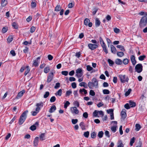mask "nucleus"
<instances>
[{"instance_id":"nucleus-1","label":"nucleus","mask_w":147,"mask_h":147,"mask_svg":"<svg viewBox=\"0 0 147 147\" xmlns=\"http://www.w3.org/2000/svg\"><path fill=\"white\" fill-rule=\"evenodd\" d=\"M28 112V110L24 111L20 115L18 123L20 125L22 124L25 121L26 117L27 114Z\"/></svg>"},{"instance_id":"nucleus-2","label":"nucleus","mask_w":147,"mask_h":147,"mask_svg":"<svg viewBox=\"0 0 147 147\" xmlns=\"http://www.w3.org/2000/svg\"><path fill=\"white\" fill-rule=\"evenodd\" d=\"M88 86L90 89H92L94 87L97 88L98 86V81L96 78H93L92 80V82L90 81L88 82Z\"/></svg>"},{"instance_id":"nucleus-3","label":"nucleus","mask_w":147,"mask_h":147,"mask_svg":"<svg viewBox=\"0 0 147 147\" xmlns=\"http://www.w3.org/2000/svg\"><path fill=\"white\" fill-rule=\"evenodd\" d=\"M147 24V17L144 16L142 17L140 20L139 23L140 27L143 28Z\"/></svg>"},{"instance_id":"nucleus-4","label":"nucleus","mask_w":147,"mask_h":147,"mask_svg":"<svg viewBox=\"0 0 147 147\" xmlns=\"http://www.w3.org/2000/svg\"><path fill=\"white\" fill-rule=\"evenodd\" d=\"M119 77L120 79L121 82L124 83L125 82H128L129 79L128 77L125 75H120L119 76Z\"/></svg>"},{"instance_id":"nucleus-5","label":"nucleus","mask_w":147,"mask_h":147,"mask_svg":"<svg viewBox=\"0 0 147 147\" xmlns=\"http://www.w3.org/2000/svg\"><path fill=\"white\" fill-rule=\"evenodd\" d=\"M135 69L138 73L141 72L143 70V66L142 64L139 63L136 65L135 67Z\"/></svg>"},{"instance_id":"nucleus-6","label":"nucleus","mask_w":147,"mask_h":147,"mask_svg":"<svg viewBox=\"0 0 147 147\" xmlns=\"http://www.w3.org/2000/svg\"><path fill=\"white\" fill-rule=\"evenodd\" d=\"M40 57H38L35 60H34L33 61V63L32 65V67L35 66L36 67L38 66L40 63Z\"/></svg>"},{"instance_id":"nucleus-7","label":"nucleus","mask_w":147,"mask_h":147,"mask_svg":"<svg viewBox=\"0 0 147 147\" xmlns=\"http://www.w3.org/2000/svg\"><path fill=\"white\" fill-rule=\"evenodd\" d=\"M88 46L89 48L92 50H94L98 47V45L92 43L88 44Z\"/></svg>"},{"instance_id":"nucleus-8","label":"nucleus","mask_w":147,"mask_h":147,"mask_svg":"<svg viewBox=\"0 0 147 147\" xmlns=\"http://www.w3.org/2000/svg\"><path fill=\"white\" fill-rule=\"evenodd\" d=\"M39 125V122L36 121L33 125H31L30 127V129L32 131L35 130L36 128V126Z\"/></svg>"},{"instance_id":"nucleus-9","label":"nucleus","mask_w":147,"mask_h":147,"mask_svg":"<svg viewBox=\"0 0 147 147\" xmlns=\"http://www.w3.org/2000/svg\"><path fill=\"white\" fill-rule=\"evenodd\" d=\"M53 72L50 73L48 76L47 82L48 83L50 82L53 80Z\"/></svg>"},{"instance_id":"nucleus-10","label":"nucleus","mask_w":147,"mask_h":147,"mask_svg":"<svg viewBox=\"0 0 147 147\" xmlns=\"http://www.w3.org/2000/svg\"><path fill=\"white\" fill-rule=\"evenodd\" d=\"M121 119L124 120L126 116V110L125 109L122 110L121 112Z\"/></svg>"},{"instance_id":"nucleus-11","label":"nucleus","mask_w":147,"mask_h":147,"mask_svg":"<svg viewBox=\"0 0 147 147\" xmlns=\"http://www.w3.org/2000/svg\"><path fill=\"white\" fill-rule=\"evenodd\" d=\"M71 111L72 113H75L76 114H77L78 113L79 111L77 109V108L75 107H73L71 108Z\"/></svg>"},{"instance_id":"nucleus-12","label":"nucleus","mask_w":147,"mask_h":147,"mask_svg":"<svg viewBox=\"0 0 147 147\" xmlns=\"http://www.w3.org/2000/svg\"><path fill=\"white\" fill-rule=\"evenodd\" d=\"M25 90H23L22 91H21L18 93V95H17L16 97V98L17 99L23 96V94L24 93H25Z\"/></svg>"},{"instance_id":"nucleus-13","label":"nucleus","mask_w":147,"mask_h":147,"mask_svg":"<svg viewBox=\"0 0 147 147\" xmlns=\"http://www.w3.org/2000/svg\"><path fill=\"white\" fill-rule=\"evenodd\" d=\"M110 47L111 53L114 54H116L117 50L115 47L112 45H110Z\"/></svg>"},{"instance_id":"nucleus-14","label":"nucleus","mask_w":147,"mask_h":147,"mask_svg":"<svg viewBox=\"0 0 147 147\" xmlns=\"http://www.w3.org/2000/svg\"><path fill=\"white\" fill-rule=\"evenodd\" d=\"M130 59L133 65H135L136 63L135 56L134 55H131V56Z\"/></svg>"},{"instance_id":"nucleus-15","label":"nucleus","mask_w":147,"mask_h":147,"mask_svg":"<svg viewBox=\"0 0 147 147\" xmlns=\"http://www.w3.org/2000/svg\"><path fill=\"white\" fill-rule=\"evenodd\" d=\"M115 63L117 65H121L122 64V60L119 59L117 58L115 60Z\"/></svg>"},{"instance_id":"nucleus-16","label":"nucleus","mask_w":147,"mask_h":147,"mask_svg":"<svg viewBox=\"0 0 147 147\" xmlns=\"http://www.w3.org/2000/svg\"><path fill=\"white\" fill-rule=\"evenodd\" d=\"M79 85L81 86H83L85 88H88V84L85 82H82L79 84Z\"/></svg>"},{"instance_id":"nucleus-17","label":"nucleus","mask_w":147,"mask_h":147,"mask_svg":"<svg viewBox=\"0 0 147 147\" xmlns=\"http://www.w3.org/2000/svg\"><path fill=\"white\" fill-rule=\"evenodd\" d=\"M39 138L38 137H36L34 139L33 142L34 145V146H37L38 145Z\"/></svg>"},{"instance_id":"nucleus-18","label":"nucleus","mask_w":147,"mask_h":147,"mask_svg":"<svg viewBox=\"0 0 147 147\" xmlns=\"http://www.w3.org/2000/svg\"><path fill=\"white\" fill-rule=\"evenodd\" d=\"M79 125L82 130L86 129L85 125L83 122H81L80 123Z\"/></svg>"},{"instance_id":"nucleus-19","label":"nucleus","mask_w":147,"mask_h":147,"mask_svg":"<svg viewBox=\"0 0 147 147\" xmlns=\"http://www.w3.org/2000/svg\"><path fill=\"white\" fill-rule=\"evenodd\" d=\"M56 109V106L55 105H53L51 107L49 110V112L51 113H52Z\"/></svg>"},{"instance_id":"nucleus-20","label":"nucleus","mask_w":147,"mask_h":147,"mask_svg":"<svg viewBox=\"0 0 147 147\" xmlns=\"http://www.w3.org/2000/svg\"><path fill=\"white\" fill-rule=\"evenodd\" d=\"M79 92L80 93L82 94H83V92L84 93V94L85 95H86L87 93V90L84 88L80 89Z\"/></svg>"},{"instance_id":"nucleus-21","label":"nucleus","mask_w":147,"mask_h":147,"mask_svg":"<svg viewBox=\"0 0 147 147\" xmlns=\"http://www.w3.org/2000/svg\"><path fill=\"white\" fill-rule=\"evenodd\" d=\"M100 22L99 19L96 18L95 20V25L96 27H98L100 26Z\"/></svg>"},{"instance_id":"nucleus-22","label":"nucleus","mask_w":147,"mask_h":147,"mask_svg":"<svg viewBox=\"0 0 147 147\" xmlns=\"http://www.w3.org/2000/svg\"><path fill=\"white\" fill-rule=\"evenodd\" d=\"M99 40L100 44L102 47L106 45L103 39L100 36L99 37Z\"/></svg>"},{"instance_id":"nucleus-23","label":"nucleus","mask_w":147,"mask_h":147,"mask_svg":"<svg viewBox=\"0 0 147 147\" xmlns=\"http://www.w3.org/2000/svg\"><path fill=\"white\" fill-rule=\"evenodd\" d=\"M129 103L130 106V107H134L136 106V103L134 102L131 100L129 101Z\"/></svg>"},{"instance_id":"nucleus-24","label":"nucleus","mask_w":147,"mask_h":147,"mask_svg":"<svg viewBox=\"0 0 147 147\" xmlns=\"http://www.w3.org/2000/svg\"><path fill=\"white\" fill-rule=\"evenodd\" d=\"M62 93V90L61 89H59L56 93H55V94L56 96H61Z\"/></svg>"},{"instance_id":"nucleus-25","label":"nucleus","mask_w":147,"mask_h":147,"mask_svg":"<svg viewBox=\"0 0 147 147\" xmlns=\"http://www.w3.org/2000/svg\"><path fill=\"white\" fill-rule=\"evenodd\" d=\"M40 140L42 141L45 139V134L44 133H42L39 136Z\"/></svg>"},{"instance_id":"nucleus-26","label":"nucleus","mask_w":147,"mask_h":147,"mask_svg":"<svg viewBox=\"0 0 147 147\" xmlns=\"http://www.w3.org/2000/svg\"><path fill=\"white\" fill-rule=\"evenodd\" d=\"M129 60L127 59H124L122 61V63H123L124 64L126 65L128 64L129 62Z\"/></svg>"},{"instance_id":"nucleus-27","label":"nucleus","mask_w":147,"mask_h":147,"mask_svg":"<svg viewBox=\"0 0 147 147\" xmlns=\"http://www.w3.org/2000/svg\"><path fill=\"white\" fill-rule=\"evenodd\" d=\"M117 127V125H115L111 127V129L113 133H115L116 131Z\"/></svg>"},{"instance_id":"nucleus-28","label":"nucleus","mask_w":147,"mask_h":147,"mask_svg":"<svg viewBox=\"0 0 147 147\" xmlns=\"http://www.w3.org/2000/svg\"><path fill=\"white\" fill-rule=\"evenodd\" d=\"M107 61L110 66H113V65L114 63L113 61L110 59H108Z\"/></svg>"},{"instance_id":"nucleus-29","label":"nucleus","mask_w":147,"mask_h":147,"mask_svg":"<svg viewBox=\"0 0 147 147\" xmlns=\"http://www.w3.org/2000/svg\"><path fill=\"white\" fill-rule=\"evenodd\" d=\"M116 47L119 48L120 50L122 51H125L124 47L122 45H118L116 46Z\"/></svg>"},{"instance_id":"nucleus-30","label":"nucleus","mask_w":147,"mask_h":147,"mask_svg":"<svg viewBox=\"0 0 147 147\" xmlns=\"http://www.w3.org/2000/svg\"><path fill=\"white\" fill-rule=\"evenodd\" d=\"M2 2L1 3V6L3 7H5L7 3V1L6 0H1Z\"/></svg>"},{"instance_id":"nucleus-31","label":"nucleus","mask_w":147,"mask_h":147,"mask_svg":"<svg viewBox=\"0 0 147 147\" xmlns=\"http://www.w3.org/2000/svg\"><path fill=\"white\" fill-rule=\"evenodd\" d=\"M136 128L135 130L136 131H138L140 130L141 128V126L139 124H136L135 125Z\"/></svg>"},{"instance_id":"nucleus-32","label":"nucleus","mask_w":147,"mask_h":147,"mask_svg":"<svg viewBox=\"0 0 147 147\" xmlns=\"http://www.w3.org/2000/svg\"><path fill=\"white\" fill-rule=\"evenodd\" d=\"M103 134V132L102 131H101L98 132V136L99 138H101L102 137Z\"/></svg>"},{"instance_id":"nucleus-33","label":"nucleus","mask_w":147,"mask_h":147,"mask_svg":"<svg viewBox=\"0 0 147 147\" xmlns=\"http://www.w3.org/2000/svg\"><path fill=\"white\" fill-rule=\"evenodd\" d=\"M118 144L117 147H123V145L121 140H120L118 141Z\"/></svg>"},{"instance_id":"nucleus-34","label":"nucleus","mask_w":147,"mask_h":147,"mask_svg":"<svg viewBox=\"0 0 147 147\" xmlns=\"http://www.w3.org/2000/svg\"><path fill=\"white\" fill-rule=\"evenodd\" d=\"M61 7L60 5H57L55 8V11H58L61 9Z\"/></svg>"},{"instance_id":"nucleus-35","label":"nucleus","mask_w":147,"mask_h":147,"mask_svg":"<svg viewBox=\"0 0 147 147\" xmlns=\"http://www.w3.org/2000/svg\"><path fill=\"white\" fill-rule=\"evenodd\" d=\"M44 105V103L43 102H40L39 103H37L36 104V106L37 107H42Z\"/></svg>"},{"instance_id":"nucleus-36","label":"nucleus","mask_w":147,"mask_h":147,"mask_svg":"<svg viewBox=\"0 0 147 147\" xmlns=\"http://www.w3.org/2000/svg\"><path fill=\"white\" fill-rule=\"evenodd\" d=\"M124 53L122 52H118L117 53V55L119 57H122L124 55Z\"/></svg>"},{"instance_id":"nucleus-37","label":"nucleus","mask_w":147,"mask_h":147,"mask_svg":"<svg viewBox=\"0 0 147 147\" xmlns=\"http://www.w3.org/2000/svg\"><path fill=\"white\" fill-rule=\"evenodd\" d=\"M102 48L103 51L106 53L107 54L108 53V51L107 49V47L106 45L102 47Z\"/></svg>"},{"instance_id":"nucleus-38","label":"nucleus","mask_w":147,"mask_h":147,"mask_svg":"<svg viewBox=\"0 0 147 147\" xmlns=\"http://www.w3.org/2000/svg\"><path fill=\"white\" fill-rule=\"evenodd\" d=\"M26 70L25 71L24 75L25 76H26L27 74L29 72L30 69L29 68V66H27L26 67Z\"/></svg>"},{"instance_id":"nucleus-39","label":"nucleus","mask_w":147,"mask_h":147,"mask_svg":"<svg viewBox=\"0 0 147 147\" xmlns=\"http://www.w3.org/2000/svg\"><path fill=\"white\" fill-rule=\"evenodd\" d=\"M98 111L97 110H95L93 112V116L94 117H99L98 116Z\"/></svg>"},{"instance_id":"nucleus-40","label":"nucleus","mask_w":147,"mask_h":147,"mask_svg":"<svg viewBox=\"0 0 147 147\" xmlns=\"http://www.w3.org/2000/svg\"><path fill=\"white\" fill-rule=\"evenodd\" d=\"M90 21V20L88 18H85L84 21V24L86 26H88V22Z\"/></svg>"},{"instance_id":"nucleus-41","label":"nucleus","mask_w":147,"mask_h":147,"mask_svg":"<svg viewBox=\"0 0 147 147\" xmlns=\"http://www.w3.org/2000/svg\"><path fill=\"white\" fill-rule=\"evenodd\" d=\"M12 26L15 29H17L18 28V26L16 22H13L12 23Z\"/></svg>"},{"instance_id":"nucleus-42","label":"nucleus","mask_w":147,"mask_h":147,"mask_svg":"<svg viewBox=\"0 0 147 147\" xmlns=\"http://www.w3.org/2000/svg\"><path fill=\"white\" fill-rule=\"evenodd\" d=\"M50 70V68L49 67H45L44 70V72L45 73H48Z\"/></svg>"},{"instance_id":"nucleus-43","label":"nucleus","mask_w":147,"mask_h":147,"mask_svg":"<svg viewBox=\"0 0 147 147\" xmlns=\"http://www.w3.org/2000/svg\"><path fill=\"white\" fill-rule=\"evenodd\" d=\"M146 57V56L145 55L140 56L138 57V59L140 61H143Z\"/></svg>"},{"instance_id":"nucleus-44","label":"nucleus","mask_w":147,"mask_h":147,"mask_svg":"<svg viewBox=\"0 0 147 147\" xmlns=\"http://www.w3.org/2000/svg\"><path fill=\"white\" fill-rule=\"evenodd\" d=\"M82 70L81 68H78L76 71V74H82Z\"/></svg>"},{"instance_id":"nucleus-45","label":"nucleus","mask_w":147,"mask_h":147,"mask_svg":"<svg viewBox=\"0 0 147 147\" xmlns=\"http://www.w3.org/2000/svg\"><path fill=\"white\" fill-rule=\"evenodd\" d=\"M131 91V89H128V91L126 92L125 93V96H128L130 94Z\"/></svg>"},{"instance_id":"nucleus-46","label":"nucleus","mask_w":147,"mask_h":147,"mask_svg":"<svg viewBox=\"0 0 147 147\" xmlns=\"http://www.w3.org/2000/svg\"><path fill=\"white\" fill-rule=\"evenodd\" d=\"M86 69L88 71H90L93 69V68L89 65L86 66Z\"/></svg>"},{"instance_id":"nucleus-47","label":"nucleus","mask_w":147,"mask_h":147,"mask_svg":"<svg viewBox=\"0 0 147 147\" xmlns=\"http://www.w3.org/2000/svg\"><path fill=\"white\" fill-rule=\"evenodd\" d=\"M103 92L104 94H109L110 92L108 90L104 89L103 90Z\"/></svg>"},{"instance_id":"nucleus-48","label":"nucleus","mask_w":147,"mask_h":147,"mask_svg":"<svg viewBox=\"0 0 147 147\" xmlns=\"http://www.w3.org/2000/svg\"><path fill=\"white\" fill-rule=\"evenodd\" d=\"M135 139V138L134 137L131 139L130 143V146H132L133 145V144L134 142Z\"/></svg>"},{"instance_id":"nucleus-49","label":"nucleus","mask_w":147,"mask_h":147,"mask_svg":"<svg viewBox=\"0 0 147 147\" xmlns=\"http://www.w3.org/2000/svg\"><path fill=\"white\" fill-rule=\"evenodd\" d=\"M108 114H110V115L113 113V110L112 109H110L107 110V111Z\"/></svg>"},{"instance_id":"nucleus-50","label":"nucleus","mask_w":147,"mask_h":147,"mask_svg":"<svg viewBox=\"0 0 147 147\" xmlns=\"http://www.w3.org/2000/svg\"><path fill=\"white\" fill-rule=\"evenodd\" d=\"M89 135V132L88 131H87L85 132L84 134V136L85 137L88 138Z\"/></svg>"},{"instance_id":"nucleus-51","label":"nucleus","mask_w":147,"mask_h":147,"mask_svg":"<svg viewBox=\"0 0 147 147\" xmlns=\"http://www.w3.org/2000/svg\"><path fill=\"white\" fill-rule=\"evenodd\" d=\"M91 135L92 138H95L96 137V134L95 132H93L91 133Z\"/></svg>"},{"instance_id":"nucleus-52","label":"nucleus","mask_w":147,"mask_h":147,"mask_svg":"<svg viewBox=\"0 0 147 147\" xmlns=\"http://www.w3.org/2000/svg\"><path fill=\"white\" fill-rule=\"evenodd\" d=\"M61 73L63 75L65 76H67L68 74V72L67 71H61Z\"/></svg>"},{"instance_id":"nucleus-53","label":"nucleus","mask_w":147,"mask_h":147,"mask_svg":"<svg viewBox=\"0 0 147 147\" xmlns=\"http://www.w3.org/2000/svg\"><path fill=\"white\" fill-rule=\"evenodd\" d=\"M70 104V102L68 101H66L64 104V108L66 109L68 106Z\"/></svg>"},{"instance_id":"nucleus-54","label":"nucleus","mask_w":147,"mask_h":147,"mask_svg":"<svg viewBox=\"0 0 147 147\" xmlns=\"http://www.w3.org/2000/svg\"><path fill=\"white\" fill-rule=\"evenodd\" d=\"M36 29V28L34 26H32L30 28V32L31 33H33L34 32Z\"/></svg>"},{"instance_id":"nucleus-55","label":"nucleus","mask_w":147,"mask_h":147,"mask_svg":"<svg viewBox=\"0 0 147 147\" xmlns=\"http://www.w3.org/2000/svg\"><path fill=\"white\" fill-rule=\"evenodd\" d=\"M73 104L74 105L76 106L77 107H79V103L77 101H75L73 102Z\"/></svg>"},{"instance_id":"nucleus-56","label":"nucleus","mask_w":147,"mask_h":147,"mask_svg":"<svg viewBox=\"0 0 147 147\" xmlns=\"http://www.w3.org/2000/svg\"><path fill=\"white\" fill-rule=\"evenodd\" d=\"M56 100V98L55 96H52L50 99V101L51 102H54Z\"/></svg>"},{"instance_id":"nucleus-57","label":"nucleus","mask_w":147,"mask_h":147,"mask_svg":"<svg viewBox=\"0 0 147 147\" xmlns=\"http://www.w3.org/2000/svg\"><path fill=\"white\" fill-rule=\"evenodd\" d=\"M49 92H46L44 95V98H47L49 96Z\"/></svg>"},{"instance_id":"nucleus-58","label":"nucleus","mask_w":147,"mask_h":147,"mask_svg":"<svg viewBox=\"0 0 147 147\" xmlns=\"http://www.w3.org/2000/svg\"><path fill=\"white\" fill-rule=\"evenodd\" d=\"M60 86V83L59 82L57 83L56 84L55 86H54V88L55 89H57Z\"/></svg>"},{"instance_id":"nucleus-59","label":"nucleus","mask_w":147,"mask_h":147,"mask_svg":"<svg viewBox=\"0 0 147 147\" xmlns=\"http://www.w3.org/2000/svg\"><path fill=\"white\" fill-rule=\"evenodd\" d=\"M72 93V92L70 90L67 91L66 93V96H69L70 95V94Z\"/></svg>"},{"instance_id":"nucleus-60","label":"nucleus","mask_w":147,"mask_h":147,"mask_svg":"<svg viewBox=\"0 0 147 147\" xmlns=\"http://www.w3.org/2000/svg\"><path fill=\"white\" fill-rule=\"evenodd\" d=\"M91 96H93L95 95V92L92 90H90L89 92Z\"/></svg>"},{"instance_id":"nucleus-61","label":"nucleus","mask_w":147,"mask_h":147,"mask_svg":"<svg viewBox=\"0 0 147 147\" xmlns=\"http://www.w3.org/2000/svg\"><path fill=\"white\" fill-rule=\"evenodd\" d=\"M124 107L127 109H129L130 108V107L129 104L128 103L124 105Z\"/></svg>"},{"instance_id":"nucleus-62","label":"nucleus","mask_w":147,"mask_h":147,"mask_svg":"<svg viewBox=\"0 0 147 147\" xmlns=\"http://www.w3.org/2000/svg\"><path fill=\"white\" fill-rule=\"evenodd\" d=\"M105 135L108 138H109L110 137V136L109 135V132L108 131L106 130L105 132Z\"/></svg>"},{"instance_id":"nucleus-63","label":"nucleus","mask_w":147,"mask_h":147,"mask_svg":"<svg viewBox=\"0 0 147 147\" xmlns=\"http://www.w3.org/2000/svg\"><path fill=\"white\" fill-rule=\"evenodd\" d=\"M71 121H72V123L73 124H75L77 123V122L78 121V120L77 119H72Z\"/></svg>"},{"instance_id":"nucleus-64","label":"nucleus","mask_w":147,"mask_h":147,"mask_svg":"<svg viewBox=\"0 0 147 147\" xmlns=\"http://www.w3.org/2000/svg\"><path fill=\"white\" fill-rule=\"evenodd\" d=\"M114 31L116 33H118L119 32L120 30L117 28H114Z\"/></svg>"}]
</instances>
